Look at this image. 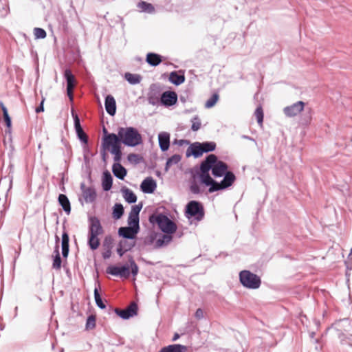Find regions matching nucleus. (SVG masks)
<instances>
[{
	"label": "nucleus",
	"instance_id": "nucleus-17",
	"mask_svg": "<svg viewBox=\"0 0 352 352\" xmlns=\"http://www.w3.org/2000/svg\"><path fill=\"white\" fill-rule=\"evenodd\" d=\"M157 188V183L155 180L148 177L144 179L140 184L141 190L146 194L153 193Z\"/></svg>",
	"mask_w": 352,
	"mask_h": 352
},
{
	"label": "nucleus",
	"instance_id": "nucleus-54",
	"mask_svg": "<svg viewBox=\"0 0 352 352\" xmlns=\"http://www.w3.org/2000/svg\"><path fill=\"white\" fill-rule=\"evenodd\" d=\"M112 243H113V239L111 238V236H106L104 238V240L103 242V246L105 248V249H107L108 247V245H112Z\"/></svg>",
	"mask_w": 352,
	"mask_h": 352
},
{
	"label": "nucleus",
	"instance_id": "nucleus-34",
	"mask_svg": "<svg viewBox=\"0 0 352 352\" xmlns=\"http://www.w3.org/2000/svg\"><path fill=\"white\" fill-rule=\"evenodd\" d=\"M124 212V210L122 204L120 203L115 204V205L113 207L112 212L113 219L116 220L120 219L122 217Z\"/></svg>",
	"mask_w": 352,
	"mask_h": 352
},
{
	"label": "nucleus",
	"instance_id": "nucleus-21",
	"mask_svg": "<svg viewBox=\"0 0 352 352\" xmlns=\"http://www.w3.org/2000/svg\"><path fill=\"white\" fill-rule=\"evenodd\" d=\"M159 146L162 152L168 151L170 146V134L161 132L158 134Z\"/></svg>",
	"mask_w": 352,
	"mask_h": 352
},
{
	"label": "nucleus",
	"instance_id": "nucleus-4",
	"mask_svg": "<svg viewBox=\"0 0 352 352\" xmlns=\"http://www.w3.org/2000/svg\"><path fill=\"white\" fill-rule=\"evenodd\" d=\"M332 328L338 332V336L342 344H347L352 348V335L346 336L343 331H350L351 320L346 318L336 321Z\"/></svg>",
	"mask_w": 352,
	"mask_h": 352
},
{
	"label": "nucleus",
	"instance_id": "nucleus-41",
	"mask_svg": "<svg viewBox=\"0 0 352 352\" xmlns=\"http://www.w3.org/2000/svg\"><path fill=\"white\" fill-rule=\"evenodd\" d=\"M127 222H128V225L129 226H133L134 228H137L138 229L140 230V225H139L140 219H139V216H135V215L130 214H129Z\"/></svg>",
	"mask_w": 352,
	"mask_h": 352
},
{
	"label": "nucleus",
	"instance_id": "nucleus-61",
	"mask_svg": "<svg viewBox=\"0 0 352 352\" xmlns=\"http://www.w3.org/2000/svg\"><path fill=\"white\" fill-rule=\"evenodd\" d=\"M180 337L179 334L177 333H175L172 338V340L174 342V341H176L177 339H179Z\"/></svg>",
	"mask_w": 352,
	"mask_h": 352
},
{
	"label": "nucleus",
	"instance_id": "nucleus-31",
	"mask_svg": "<svg viewBox=\"0 0 352 352\" xmlns=\"http://www.w3.org/2000/svg\"><path fill=\"white\" fill-rule=\"evenodd\" d=\"M55 256L53 258L52 268L55 270H60L61 267V258L59 253V245H57L55 246L54 251Z\"/></svg>",
	"mask_w": 352,
	"mask_h": 352
},
{
	"label": "nucleus",
	"instance_id": "nucleus-45",
	"mask_svg": "<svg viewBox=\"0 0 352 352\" xmlns=\"http://www.w3.org/2000/svg\"><path fill=\"white\" fill-rule=\"evenodd\" d=\"M127 160L130 162L134 163L135 164H138L142 161L143 157L138 154L130 153L127 156Z\"/></svg>",
	"mask_w": 352,
	"mask_h": 352
},
{
	"label": "nucleus",
	"instance_id": "nucleus-36",
	"mask_svg": "<svg viewBox=\"0 0 352 352\" xmlns=\"http://www.w3.org/2000/svg\"><path fill=\"white\" fill-rule=\"evenodd\" d=\"M181 159H182L181 156L178 154H175V155H172L170 157H169L167 160V161L166 162L165 170L168 171V169L173 165L178 164L180 162Z\"/></svg>",
	"mask_w": 352,
	"mask_h": 352
},
{
	"label": "nucleus",
	"instance_id": "nucleus-49",
	"mask_svg": "<svg viewBox=\"0 0 352 352\" xmlns=\"http://www.w3.org/2000/svg\"><path fill=\"white\" fill-rule=\"evenodd\" d=\"M129 261V264H130V265H129V269L130 268L131 269V274L133 276H135L138 273V266L135 263V261L133 260V258L132 257H130Z\"/></svg>",
	"mask_w": 352,
	"mask_h": 352
},
{
	"label": "nucleus",
	"instance_id": "nucleus-25",
	"mask_svg": "<svg viewBox=\"0 0 352 352\" xmlns=\"http://www.w3.org/2000/svg\"><path fill=\"white\" fill-rule=\"evenodd\" d=\"M58 202L65 212L69 215L71 212V204L68 197L64 194H60L58 197Z\"/></svg>",
	"mask_w": 352,
	"mask_h": 352
},
{
	"label": "nucleus",
	"instance_id": "nucleus-18",
	"mask_svg": "<svg viewBox=\"0 0 352 352\" xmlns=\"http://www.w3.org/2000/svg\"><path fill=\"white\" fill-rule=\"evenodd\" d=\"M204 154L201 142H194L190 145L186 151V157L192 155L195 158H198Z\"/></svg>",
	"mask_w": 352,
	"mask_h": 352
},
{
	"label": "nucleus",
	"instance_id": "nucleus-48",
	"mask_svg": "<svg viewBox=\"0 0 352 352\" xmlns=\"http://www.w3.org/2000/svg\"><path fill=\"white\" fill-rule=\"evenodd\" d=\"M69 234L65 230H64L62 234V239H61L62 248H69Z\"/></svg>",
	"mask_w": 352,
	"mask_h": 352
},
{
	"label": "nucleus",
	"instance_id": "nucleus-60",
	"mask_svg": "<svg viewBox=\"0 0 352 352\" xmlns=\"http://www.w3.org/2000/svg\"><path fill=\"white\" fill-rule=\"evenodd\" d=\"M69 252V248H62V255L64 258H67L68 256Z\"/></svg>",
	"mask_w": 352,
	"mask_h": 352
},
{
	"label": "nucleus",
	"instance_id": "nucleus-10",
	"mask_svg": "<svg viewBox=\"0 0 352 352\" xmlns=\"http://www.w3.org/2000/svg\"><path fill=\"white\" fill-rule=\"evenodd\" d=\"M72 115L74 118V129L76 131V135L79 140L86 145V146H85L84 148V150H88V148L87 146L89 140L88 136L87 135V134L85 133V132L81 126L80 118L78 116L76 113H75L73 111H72Z\"/></svg>",
	"mask_w": 352,
	"mask_h": 352
},
{
	"label": "nucleus",
	"instance_id": "nucleus-40",
	"mask_svg": "<svg viewBox=\"0 0 352 352\" xmlns=\"http://www.w3.org/2000/svg\"><path fill=\"white\" fill-rule=\"evenodd\" d=\"M203 153H209L215 150L216 143L214 142H201Z\"/></svg>",
	"mask_w": 352,
	"mask_h": 352
},
{
	"label": "nucleus",
	"instance_id": "nucleus-23",
	"mask_svg": "<svg viewBox=\"0 0 352 352\" xmlns=\"http://www.w3.org/2000/svg\"><path fill=\"white\" fill-rule=\"evenodd\" d=\"M113 184V177L110 172L107 170H104L102 173V186L104 191H109Z\"/></svg>",
	"mask_w": 352,
	"mask_h": 352
},
{
	"label": "nucleus",
	"instance_id": "nucleus-5",
	"mask_svg": "<svg viewBox=\"0 0 352 352\" xmlns=\"http://www.w3.org/2000/svg\"><path fill=\"white\" fill-rule=\"evenodd\" d=\"M149 221L151 223H156L159 228L165 234H172L177 230L176 223L164 214L157 215L152 214L149 217Z\"/></svg>",
	"mask_w": 352,
	"mask_h": 352
},
{
	"label": "nucleus",
	"instance_id": "nucleus-51",
	"mask_svg": "<svg viewBox=\"0 0 352 352\" xmlns=\"http://www.w3.org/2000/svg\"><path fill=\"white\" fill-rule=\"evenodd\" d=\"M142 208V204H139L132 206L131 210L130 212V214H133L135 216H139L140 212Z\"/></svg>",
	"mask_w": 352,
	"mask_h": 352
},
{
	"label": "nucleus",
	"instance_id": "nucleus-28",
	"mask_svg": "<svg viewBox=\"0 0 352 352\" xmlns=\"http://www.w3.org/2000/svg\"><path fill=\"white\" fill-rule=\"evenodd\" d=\"M121 191L124 199L127 203L134 204L137 201V196L131 189L124 186L121 188Z\"/></svg>",
	"mask_w": 352,
	"mask_h": 352
},
{
	"label": "nucleus",
	"instance_id": "nucleus-57",
	"mask_svg": "<svg viewBox=\"0 0 352 352\" xmlns=\"http://www.w3.org/2000/svg\"><path fill=\"white\" fill-rule=\"evenodd\" d=\"M204 316V312L203 310L200 308L197 309L195 312V317L198 319L202 318Z\"/></svg>",
	"mask_w": 352,
	"mask_h": 352
},
{
	"label": "nucleus",
	"instance_id": "nucleus-62",
	"mask_svg": "<svg viewBox=\"0 0 352 352\" xmlns=\"http://www.w3.org/2000/svg\"><path fill=\"white\" fill-rule=\"evenodd\" d=\"M175 233H176V236L178 237V238H180L183 236V232H175Z\"/></svg>",
	"mask_w": 352,
	"mask_h": 352
},
{
	"label": "nucleus",
	"instance_id": "nucleus-46",
	"mask_svg": "<svg viewBox=\"0 0 352 352\" xmlns=\"http://www.w3.org/2000/svg\"><path fill=\"white\" fill-rule=\"evenodd\" d=\"M34 34L36 39L45 38L47 36L45 30L40 28H35L34 29Z\"/></svg>",
	"mask_w": 352,
	"mask_h": 352
},
{
	"label": "nucleus",
	"instance_id": "nucleus-50",
	"mask_svg": "<svg viewBox=\"0 0 352 352\" xmlns=\"http://www.w3.org/2000/svg\"><path fill=\"white\" fill-rule=\"evenodd\" d=\"M192 126H191V129L193 131H198L200 129L201 124L199 117L197 116H195L192 120Z\"/></svg>",
	"mask_w": 352,
	"mask_h": 352
},
{
	"label": "nucleus",
	"instance_id": "nucleus-14",
	"mask_svg": "<svg viewBox=\"0 0 352 352\" xmlns=\"http://www.w3.org/2000/svg\"><path fill=\"white\" fill-rule=\"evenodd\" d=\"M80 188L82 191L83 199L86 203H93L95 201L97 194L94 187H87L85 184L82 182L80 184Z\"/></svg>",
	"mask_w": 352,
	"mask_h": 352
},
{
	"label": "nucleus",
	"instance_id": "nucleus-20",
	"mask_svg": "<svg viewBox=\"0 0 352 352\" xmlns=\"http://www.w3.org/2000/svg\"><path fill=\"white\" fill-rule=\"evenodd\" d=\"M104 107L107 113L113 116L116 113V102L111 95H107L104 99Z\"/></svg>",
	"mask_w": 352,
	"mask_h": 352
},
{
	"label": "nucleus",
	"instance_id": "nucleus-47",
	"mask_svg": "<svg viewBox=\"0 0 352 352\" xmlns=\"http://www.w3.org/2000/svg\"><path fill=\"white\" fill-rule=\"evenodd\" d=\"M254 114L257 120V122L259 124H262L263 121V111L261 106H259L256 109Z\"/></svg>",
	"mask_w": 352,
	"mask_h": 352
},
{
	"label": "nucleus",
	"instance_id": "nucleus-9",
	"mask_svg": "<svg viewBox=\"0 0 352 352\" xmlns=\"http://www.w3.org/2000/svg\"><path fill=\"white\" fill-rule=\"evenodd\" d=\"M198 178L199 179V182L201 184L206 186H209V193L224 190L221 185V182L215 181L210 175L205 174L203 176H198Z\"/></svg>",
	"mask_w": 352,
	"mask_h": 352
},
{
	"label": "nucleus",
	"instance_id": "nucleus-12",
	"mask_svg": "<svg viewBox=\"0 0 352 352\" xmlns=\"http://www.w3.org/2000/svg\"><path fill=\"white\" fill-rule=\"evenodd\" d=\"M177 100V94L173 91H166L160 96V104L164 107L175 105Z\"/></svg>",
	"mask_w": 352,
	"mask_h": 352
},
{
	"label": "nucleus",
	"instance_id": "nucleus-43",
	"mask_svg": "<svg viewBox=\"0 0 352 352\" xmlns=\"http://www.w3.org/2000/svg\"><path fill=\"white\" fill-rule=\"evenodd\" d=\"M219 98V96L218 94L214 93L213 94L211 97L205 103V107L206 108H211L214 106V104L217 103Z\"/></svg>",
	"mask_w": 352,
	"mask_h": 352
},
{
	"label": "nucleus",
	"instance_id": "nucleus-55",
	"mask_svg": "<svg viewBox=\"0 0 352 352\" xmlns=\"http://www.w3.org/2000/svg\"><path fill=\"white\" fill-rule=\"evenodd\" d=\"M173 144H177L180 146H183L184 144H189V142L186 140H177L175 139L174 141H173Z\"/></svg>",
	"mask_w": 352,
	"mask_h": 352
},
{
	"label": "nucleus",
	"instance_id": "nucleus-38",
	"mask_svg": "<svg viewBox=\"0 0 352 352\" xmlns=\"http://www.w3.org/2000/svg\"><path fill=\"white\" fill-rule=\"evenodd\" d=\"M64 77L67 81V86L74 87L75 86V78L72 71L69 69H67L64 72Z\"/></svg>",
	"mask_w": 352,
	"mask_h": 352
},
{
	"label": "nucleus",
	"instance_id": "nucleus-56",
	"mask_svg": "<svg viewBox=\"0 0 352 352\" xmlns=\"http://www.w3.org/2000/svg\"><path fill=\"white\" fill-rule=\"evenodd\" d=\"M74 87L67 86V94L71 100H73V89Z\"/></svg>",
	"mask_w": 352,
	"mask_h": 352
},
{
	"label": "nucleus",
	"instance_id": "nucleus-35",
	"mask_svg": "<svg viewBox=\"0 0 352 352\" xmlns=\"http://www.w3.org/2000/svg\"><path fill=\"white\" fill-rule=\"evenodd\" d=\"M124 78L131 85H136L140 82L142 77L139 74L125 73Z\"/></svg>",
	"mask_w": 352,
	"mask_h": 352
},
{
	"label": "nucleus",
	"instance_id": "nucleus-1",
	"mask_svg": "<svg viewBox=\"0 0 352 352\" xmlns=\"http://www.w3.org/2000/svg\"><path fill=\"white\" fill-rule=\"evenodd\" d=\"M228 165L226 162L218 160L217 155L210 154L203 160L199 168L191 170V179L189 181V190L194 195H199L204 192L197 181L198 176L210 175V170L214 177H221L228 171Z\"/></svg>",
	"mask_w": 352,
	"mask_h": 352
},
{
	"label": "nucleus",
	"instance_id": "nucleus-59",
	"mask_svg": "<svg viewBox=\"0 0 352 352\" xmlns=\"http://www.w3.org/2000/svg\"><path fill=\"white\" fill-rule=\"evenodd\" d=\"M116 251H117V253L118 254V255H119L120 257H121V256H122L125 252H126L124 249H122V248L120 246H119L118 245V248H117Z\"/></svg>",
	"mask_w": 352,
	"mask_h": 352
},
{
	"label": "nucleus",
	"instance_id": "nucleus-44",
	"mask_svg": "<svg viewBox=\"0 0 352 352\" xmlns=\"http://www.w3.org/2000/svg\"><path fill=\"white\" fill-rule=\"evenodd\" d=\"M96 316L94 315H90L87 317L85 328L86 329H93L96 327Z\"/></svg>",
	"mask_w": 352,
	"mask_h": 352
},
{
	"label": "nucleus",
	"instance_id": "nucleus-58",
	"mask_svg": "<svg viewBox=\"0 0 352 352\" xmlns=\"http://www.w3.org/2000/svg\"><path fill=\"white\" fill-rule=\"evenodd\" d=\"M155 239H156V234H151L148 241H145V243L146 244H152Z\"/></svg>",
	"mask_w": 352,
	"mask_h": 352
},
{
	"label": "nucleus",
	"instance_id": "nucleus-2",
	"mask_svg": "<svg viewBox=\"0 0 352 352\" xmlns=\"http://www.w3.org/2000/svg\"><path fill=\"white\" fill-rule=\"evenodd\" d=\"M119 142L126 146L135 147L142 143V138L138 130L133 126L120 127L118 131Z\"/></svg>",
	"mask_w": 352,
	"mask_h": 352
},
{
	"label": "nucleus",
	"instance_id": "nucleus-33",
	"mask_svg": "<svg viewBox=\"0 0 352 352\" xmlns=\"http://www.w3.org/2000/svg\"><path fill=\"white\" fill-rule=\"evenodd\" d=\"M88 245L91 250H96L100 245V240L94 234H88Z\"/></svg>",
	"mask_w": 352,
	"mask_h": 352
},
{
	"label": "nucleus",
	"instance_id": "nucleus-27",
	"mask_svg": "<svg viewBox=\"0 0 352 352\" xmlns=\"http://www.w3.org/2000/svg\"><path fill=\"white\" fill-rule=\"evenodd\" d=\"M186 346L174 344L162 347L158 352H186Z\"/></svg>",
	"mask_w": 352,
	"mask_h": 352
},
{
	"label": "nucleus",
	"instance_id": "nucleus-52",
	"mask_svg": "<svg viewBox=\"0 0 352 352\" xmlns=\"http://www.w3.org/2000/svg\"><path fill=\"white\" fill-rule=\"evenodd\" d=\"M111 248L112 245H108V247L105 250L102 252V257L104 259H108L111 256Z\"/></svg>",
	"mask_w": 352,
	"mask_h": 352
},
{
	"label": "nucleus",
	"instance_id": "nucleus-37",
	"mask_svg": "<svg viewBox=\"0 0 352 352\" xmlns=\"http://www.w3.org/2000/svg\"><path fill=\"white\" fill-rule=\"evenodd\" d=\"M99 287H100L99 286H98V287H95L94 291L95 302H96V305L100 309H104L106 308V305L103 302L102 297L98 292Z\"/></svg>",
	"mask_w": 352,
	"mask_h": 352
},
{
	"label": "nucleus",
	"instance_id": "nucleus-29",
	"mask_svg": "<svg viewBox=\"0 0 352 352\" xmlns=\"http://www.w3.org/2000/svg\"><path fill=\"white\" fill-rule=\"evenodd\" d=\"M169 81L176 85H180L185 81V76L184 74H179L177 72H172L169 75Z\"/></svg>",
	"mask_w": 352,
	"mask_h": 352
},
{
	"label": "nucleus",
	"instance_id": "nucleus-19",
	"mask_svg": "<svg viewBox=\"0 0 352 352\" xmlns=\"http://www.w3.org/2000/svg\"><path fill=\"white\" fill-rule=\"evenodd\" d=\"M148 102L153 106L158 105L160 103V91L154 84L150 87V91L148 94Z\"/></svg>",
	"mask_w": 352,
	"mask_h": 352
},
{
	"label": "nucleus",
	"instance_id": "nucleus-39",
	"mask_svg": "<svg viewBox=\"0 0 352 352\" xmlns=\"http://www.w3.org/2000/svg\"><path fill=\"white\" fill-rule=\"evenodd\" d=\"M118 245L120 246L122 249H124L126 252L130 251L135 245V241H129L128 239H124L123 240H120Z\"/></svg>",
	"mask_w": 352,
	"mask_h": 352
},
{
	"label": "nucleus",
	"instance_id": "nucleus-32",
	"mask_svg": "<svg viewBox=\"0 0 352 352\" xmlns=\"http://www.w3.org/2000/svg\"><path fill=\"white\" fill-rule=\"evenodd\" d=\"M138 8L140 9L141 12H143L148 14H153L155 12L154 6L151 3H147L146 1L139 2L138 4Z\"/></svg>",
	"mask_w": 352,
	"mask_h": 352
},
{
	"label": "nucleus",
	"instance_id": "nucleus-30",
	"mask_svg": "<svg viewBox=\"0 0 352 352\" xmlns=\"http://www.w3.org/2000/svg\"><path fill=\"white\" fill-rule=\"evenodd\" d=\"M172 239L173 236L170 234H163L156 241L154 247L155 249L161 248L170 243Z\"/></svg>",
	"mask_w": 352,
	"mask_h": 352
},
{
	"label": "nucleus",
	"instance_id": "nucleus-7",
	"mask_svg": "<svg viewBox=\"0 0 352 352\" xmlns=\"http://www.w3.org/2000/svg\"><path fill=\"white\" fill-rule=\"evenodd\" d=\"M186 217L190 219L194 218L197 221H201L204 217L203 205L195 200L190 201L186 206Z\"/></svg>",
	"mask_w": 352,
	"mask_h": 352
},
{
	"label": "nucleus",
	"instance_id": "nucleus-8",
	"mask_svg": "<svg viewBox=\"0 0 352 352\" xmlns=\"http://www.w3.org/2000/svg\"><path fill=\"white\" fill-rule=\"evenodd\" d=\"M115 314L123 320H129V318L138 315V307L136 302H132L126 308L121 309L116 308Z\"/></svg>",
	"mask_w": 352,
	"mask_h": 352
},
{
	"label": "nucleus",
	"instance_id": "nucleus-24",
	"mask_svg": "<svg viewBox=\"0 0 352 352\" xmlns=\"http://www.w3.org/2000/svg\"><path fill=\"white\" fill-rule=\"evenodd\" d=\"M146 61L149 65L156 67L162 62V56L156 53L149 52L146 54Z\"/></svg>",
	"mask_w": 352,
	"mask_h": 352
},
{
	"label": "nucleus",
	"instance_id": "nucleus-63",
	"mask_svg": "<svg viewBox=\"0 0 352 352\" xmlns=\"http://www.w3.org/2000/svg\"><path fill=\"white\" fill-rule=\"evenodd\" d=\"M103 133H104V138L109 134L107 129L104 128V127L103 128Z\"/></svg>",
	"mask_w": 352,
	"mask_h": 352
},
{
	"label": "nucleus",
	"instance_id": "nucleus-53",
	"mask_svg": "<svg viewBox=\"0 0 352 352\" xmlns=\"http://www.w3.org/2000/svg\"><path fill=\"white\" fill-rule=\"evenodd\" d=\"M45 100V98L43 97L39 105L35 109L36 113H39L44 111Z\"/></svg>",
	"mask_w": 352,
	"mask_h": 352
},
{
	"label": "nucleus",
	"instance_id": "nucleus-26",
	"mask_svg": "<svg viewBox=\"0 0 352 352\" xmlns=\"http://www.w3.org/2000/svg\"><path fill=\"white\" fill-rule=\"evenodd\" d=\"M223 179L221 181L223 189H227L232 185L236 180V177L232 171H227L223 175Z\"/></svg>",
	"mask_w": 352,
	"mask_h": 352
},
{
	"label": "nucleus",
	"instance_id": "nucleus-13",
	"mask_svg": "<svg viewBox=\"0 0 352 352\" xmlns=\"http://www.w3.org/2000/svg\"><path fill=\"white\" fill-rule=\"evenodd\" d=\"M305 103L302 101H298L283 109V112L287 117H294L300 113L305 107Z\"/></svg>",
	"mask_w": 352,
	"mask_h": 352
},
{
	"label": "nucleus",
	"instance_id": "nucleus-11",
	"mask_svg": "<svg viewBox=\"0 0 352 352\" xmlns=\"http://www.w3.org/2000/svg\"><path fill=\"white\" fill-rule=\"evenodd\" d=\"M106 271L109 274L120 276L124 278H127L130 276L129 266L128 265H123L121 267L116 265H109L107 267Z\"/></svg>",
	"mask_w": 352,
	"mask_h": 352
},
{
	"label": "nucleus",
	"instance_id": "nucleus-6",
	"mask_svg": "<svg viewBox=\"0 0 352 352\" xmlns=\"http://www.w3.org/2000/svg\"><path fill=\"white\" fill-rule=\"evenodd\" d=\"M240 283L247 289H256L261 285V279L259 276L250 270H242L239 272Z\"/></svg>",
	"mask_w": 352,
	"mask_h": 352
},
{
	"label": "nucleus",
	"instance_id": "nucleus-42",
	"mask_svg": "<svg viewBox=\"0 0 352 352\" xmlns=\"http://www.w3.org/2000/svg\"><path fill=\"white\" fill-rule=\"evenodd\" d=\"M1 109L3 111V119L6 122V125L8 128H10L11 125H12V121H11V118L10 117V116L8 114V109L6 107V106H4V104L3 103H1Z\"/></svg>",
	"mask_w": 352,
	"mask_h": 352
},
{
	"label": "nucleus",
	"instance_id": "nucleus-22",
	"mask_svg": "<svg viewBox=\"0 0 352 352\" xmlns=\"http://www.w3.org/2000/svg\"><path fill=\"white\" fill-rule=\"evenodd\" d=\"M112 172L114 176L120 180H123L127 174L126 169L120 162L113 164Z\"/></svg>",
	"mask_w": 352,
	"mask_h": 352
},
{
	"label": "nucleus",
	"instance_id": "nucleus-15",
	"mask_svg": "<svg viewBox=\"0 0 352 352\" xmlns=\"http://www.w3.org/2000/svg\"><path fill=\"white\" fill-rule=\"evenodd\" d=\"M140 230L133 226L120 227L118 229V234L120 236L125 239L134 240Z\"/></svg>",
	"mask_w": 352,
	"mask_h": 352
},
{
	"label": "nucleus",
	"instance_id": "nucleus-64",
	"mask_svg": "<svg viewBox=\"0 0 352 352\" xmlns=\"http://www.w3.org/2000/svg\"><path fill=\"white\" fill-rule=\"evenodd\" d=\"M55 238H56L55 239H56V245H58L60 239H59V237L57 235H56Z\"/></svg>",
	"mask_w": 352,
	"mask_h": 352
},
{
	"label": "nucleus",
	"instance_id": "nucleus-3",
	"mask_svg": "<svg viewBox=\"0 0 352 352\" xmlns=\"http://www.w3.org/2000/svg\"><path fill=\"white\" fill-rule=\"evenodd\" d=\"M119 138L117 135L115 133H111L106 135L102 139V146L104 149L102 153V160L104 161L106 160V149H109L112 153L113 157V160L115 163L120 162L122 159V151L120 142H119Z\"/></svg>",
	"mask_w": 352,
	"mask_h": 352
},
{
	"label": "nucleus",
	"instance_id": "nucleus-16",
	"mask_svg": "<svg viewBox=\"0 0 352 352\" xmlns=\"http://www.w3.org/2000/svg\"><path fill=\"white\" fill-rule=\"evenodd\" d=\"M89 233L94 234L96 236L101 234L103 232V229L101 226L100 221L97 217H91L89 218Z\"/></svg>",
	"mask_w": 352,
	"mask_h": 352
}]
</instances>
